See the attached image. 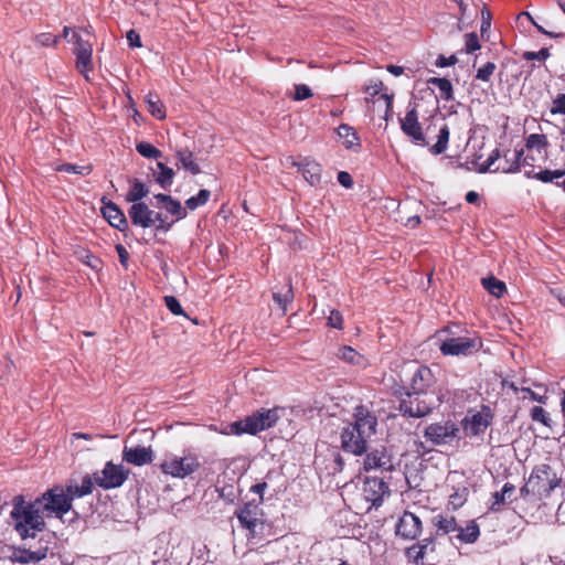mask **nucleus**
<instances>
[{
    "mask_svg": "<svg viewBox=\"0 0 565 565\" xmlns=\"http://www.w3.org/2000/svg\"><path fill=\"white\" fill-rule=\"evenodd\" d=\"M11 518L14 529L22 539L34 537V531H43L44 516L62 519L72 509L70 498H66L64 487L56 486L45 491L34 502L26 503L23 495L12 500Z\"/></svg>",
    "mask_w": 565,
    "mask_h": 565,
    "instance_id": "f257e3e1",
    "label": "nucleus"
},
{
    "mask_svg": "<svg viewBox=\"0 0 565 565\" xmlns=\"http://www.w3.org/2000/svg\"><path fill=\"white\" fill-rule=\"evenodd\" d=\"M353 416L354 423L343 427L341 431V447L347 452L361 456L366 451L367 443L375 434L377 418L365 406H358Z\"/></svg>",
    "mask_w": 565,
    "mask_h": 565,
    "instance_id": "f03ea898",
    "label": "nucleus"
},
{
    "mask_svg": "<svg viewBox=\"0 0 565 565\" xmlns=\"http://www.w3.org/2000/svg\"><path fill=\"white\" fill-rule=\"evenodd\" d=\"M561 482L562 479L556 471L551 466L542 463L533 468L525 484L520 489V494L525 500H543L548 498Z\"/></svg>",
    "mask_w": 565,
    "mask_h": 565,
    "instance_id": "7ed1b4c3",
    "label": "nucleus"
},
{
    "mask_svg": "<svg viewBox=\"0 0 565 565\" xmlns=\"http://www.w3.org/2000/svg\"><path fill=\"white\" fill-rule=\"evenodd\" d=\"M282 414L284 408L280 407H274L269 409L260 408L254 412L252 415L245 417L244 419L231 424V431L236 435H255L259 431L273 427L280 419Z\"/></svg>",
    "mask_w": 565,
    "mask_h": 565,
    "instance_id": "20e7f679",
    "label": "nucleus"
},
{
    "mask_svg": "<svg viewBox=\"0 0 565 565\" xmlns=\"http://www.w3.org/2000/svg\"><path fill=\"white\" fill-rule=\"evenodd\" d=\"M438 392H409L399 402V411L409 417H424L440 404Z\"/></svg>",
    "mask_w": 565,
    "mask_h": 565,
    "instance_id": "39448f33",
    "label": "nucleus"
},
{
    "mask_svg": "<svg viewBox=\"0 0 565 565\" xmlns=\"http://www.w3.org/2000/svg\"><path fill=\"white\" fill-rule=\"evenodd\" d=\"M131 223L142 228L154 227L157 231L167 232L171 224L159 212L149 209L146 203H135L128 210Z\"/></svg>",
    "mask_w": 565,
    "mask_h": 565,
    "instance_id": "423d86ee",
    "label": "nucleus"
},
{
    "mask_svg": "<svg viewBox=\"0 0 565 565\" xmlns=\"http://www.w3.org/2000/svg\"><path fill=\"white\" fill-rule=\"evenodd\" d=\"M459 433V427L451 420L429 424L424 429V438L431 446H444L451 444Z\"/></svg>",
    "mask_w": 565,
    "mask_h": 565,
    "instance_id": "0eeeda50",
    "label": "nucleus"
},
{
    "mask_svg": "<svg viewBox=\"0 0 565 565\" xmlns=\"http://www.w3.org/2000/svg\"><path fill=\"white\" fill-rule=\"evenodd\" d=\"M160 467L166 475L183 479L196 471L200 462L194 455L186 454L182 457L169 456L162 461Z\"/></svg>",
    "mask_w": 565,
    "mask_h": 565,
    "instance_id": "6e6552de",
    "label": "nucleus"
},
{
    "mask_svg": "<svg viewBox=\"0 0 565 565\" xmlns=\"http://www.w3.org/2000/svg\"><path fill=\"white\" fill-rule=\"evenodd\" d=\"M482 347L481 339L477 335L449 338L441 342L439 349L444 355H470Z\"/></svg>",
    "mask_w": 565,
    "mask_h": 565,
    "instance_id": "1a4fd4ad",
    "label": "nucleus"
},
{
    "mask_svg": "<svg viewBox=\"0 0 565 565\" xmlns=\"http://www.w3.org/2000/svg\"><path fill=\"white\" fill-rule=\"evenodd\" d=\"M127 475L122 466L107 462L102 471L94 473L93 483L104 489L117 488L126 481Z\"/></svg>",
    "mask_w": 565,
    "mask_h": 565,
    "instance_id": "9d476101",
    "label": "nucleus"
},
{
    "mask_svg": "<svg viewBox=\"0 0 565 565\" xmlns=\"http://www.w3.org/2000/svg\"><path fill=\"white\" fill-rule=\"evenodd\" d=\"M72 40H74L75 44L74 54L76 55V68L88 79V72L92 70V44L83 40L76 32H72Z\"/></svg>",
    "mask_w": 565,
    "mask_h": 565,
    "instance_id": "9b49d317",
    "label": "nucleus"
},
{
    "mask_svg": "<svg viewBox=\"0 0 565 565\" xmlns=\"http://www.w3.org/2000/svg\"><path fill=\"white\" fill-rule=\"evenodd\" d=\"M402 131L409 137L414 142L419 145H427L422 125L418 121V114L416 108L409 109L404 118L399 119Z\"/></svg>",
    "mask_w": 565,
    "mask_h": 565,
    "instance_id": "f8f14e48",
    "label": "nucleus"
},
{
    "mask_svg": "<svg viewBox=\"0 0 565 565\" xmlns=\"http://www.w3.org/2000/svg\"><path fill=\"white\" fill-rule=\"evenodd\" d=\"M395 468V463L393 457L386 448L382 447L380 449H374L367 452L364 459V469L366 471L370 470H381V471H392Z\"/></svg>",
    "mask_w": 565,
    "mask_h": 565,
    "instance_id": "ddd939ff",
    "label": "nucleus"
},
{
    "mask_svg": "<svg viewBox=\"0 0 565 565\" xmlns=\"http://www.w3.org/2000/svg\"><path fill=\"white\" fill-rule=\"evenodd\" d=\"M491 418L490 409L484 407L480 412H476L463 419V430L467 435L472 436L483 434L491 424Z\"/></svg>",
    "mask_w": 565,
    "mask_h": 565,
    "instance_id": "4468645a",
    "label": "nucleus"
},
{
    "mask_svg": "<svg viewBox=\"0 0 565 565\" xmlns=\"http://www.w3.org/2000/svg\"><path fill=\"white\" fill-rule=\"evenodd\" d=\"M514 161L509 166H497L494 167L495 162L500 158V151L499 149H494L492 153L488 157V159L484 161V163L480 164L479 172H498L501 171L503 173H513L519 171L520 169V160L523 156V150H514L513 151Z\"/></svg>",
    "mask_w": 565,
    "mask_h": 565,
    "instance_id": "2eb2a0df",
    "label": "nucleus"
},
{
    "mask_svg": "<svg viewBox=\"0 0 565 565\" xmlns=\"http://www.w3.org/2000/svg\"><path fill=\"white\" fill-rule=\"evenodd\" d=\"M422 532V521L412 512H404L396 524V534L405 540H415Z\"/></svg>",
    "mask_w": 565,
    "mask_h": 565,
    "instance_id": "dca6fc26",
    "label": "nucleus"
},
{
    "mask_svg": "<svg viewBox=\"0 0 565 565\" xmlns=\"http://www.w3.org/2000/svg\"><path fill=\"white\" fill-rule=\"evenodd\" d=\"M363 493L367 501L380 504L383 498L390 493L388 486L381 478H366Z\"/></svg>",
    "mask_w": 565,
    "mask_h": 565,
    "instance_id": "f3484780",
    "label": "nucleus"
},
{
    "mask_svg": "<svg viewBox=\"0 0 565 565\" xmlns=\"http://www.w3.org/2000/svg\"><path fill=\"white\" fill-rule=\"evenodd\" d=\"M122 459L135 466H142L152 461V450L150 447L136 446L125 447Z\"/></svg>",
    "mask_w": 565,
    "mask_h": 565,
    "instance_id": "a211bd4d",
    "label": "nucleus"
},
{
    "mask_svg": "<svg viewBox=\"0 0 565 565\" xmlns=\"http://www.w3.org/2000/svg\"><path fill=\"white\" fill-rule=\"evenodd\" d=\"M260 509L258 504L248 502L236 512V516L241 524L249 530L252 533L255 531L259 522Z\"/></svg>",
    "mask_w": 565,
    "mask_h": 565,
    "instance_id": "6ab92c4d",
    "label": "nucleus"
},
{
    "mask_svg": "<svg viewBox=\"0 0 565 565\" xmlns=\"http://www.w3.org/2000/svg\"><path fill=\"white\" fill-rule=\"evenodd\" d=\"M303 179L312 186H317L321 182V166L310 158H301L299 162V169Z\"/></svg>",
    "mask_w": 565,
    "mask_h": 565,
    "instance_id": "aec40b11",
    "label": "nucleus"
},
{
    "mask_svg": "<svg viewBox=\"0 0 565 565\" xmlns=\"http://www.w3.org/2000/svg\"><path fill=\"white\" fill-rule=\"evenodd\" d=\"M433 383L434 376L431 371L426 366H419L412 377V392H436L435 390H430Z\"/></svg>",
    "mask_w": 565,
    "mask_h": 565,
    "instance_id": "412c9836",
    "label": "nucleus"
},
{
    "mask_svg": "<svg viewBox=\"0 0 565 565\" xmlns=\"http://www.w3.org/2000/svg\"><path fill=\"white\" fill-rule=\"evenodd\" d=\"M104 217L109 224L119 231L128 228V222L121 210L113 202L105 203L102 209Z\"/></svg>",
    "mask_w": 565,
    "mask_h": 565,
    "instance_id": "4be33fe9",
    "label": "nucleus"
},
{
    "mask_svg": "<svg viewBox=\"0 0 565 565\" xmlns=\"http://www.w3.org/2000/svg\"><path fill=\"white\" fill-rule=\"evenodd\" d=\"M64 490L66 498H70V503H72L74 499L82 498L93 492V478L89 475H86L83 478L81 486H78L74 480H70Z\"/></svg>",
    "mask_w": 565,
    "mask_h": 565,
    "instance_id": "5701e85b",
    "label": "nucleus"
},
{
    "mask_svg": "<svg viewBox=\"0 0 565 565\" xmlns=\"http://www.w3.org/2000/svg\"><path fill=\"white\" fill-rule=\"evenodd\" d=\"M383 83L382 82H375L372 85H369L365 89L366 94L373 98L372 103L375 106L376 104H381L385 106V113H384V119L388 120V118L392 115V103H393V96L387 94H382L379 97L374 98L382 90Z\"/></svg>",
    "mask_w": 565,
    "mask_h": 565,
    "instance_id": "b1692460",
    "label": "nucleus"
},
{
    "mask_svg": "<svg viewBox=\"0 0 565 565\" xmlns=\"http://www.w3.org/2000/svg\"><path fill=\"white\" fill-rule=\"evenodd\" d=\"M178 162L181 167L191 172L192 174H198L201 172L199 163L195 161L194 154L186 148H180L175 152Z\"/></svg>",
    "mask_w": 565,
    "mask_h": 565,
    "instance_id": "393cba45",
    "label": "nucleus"
},
{
    "mask_svg": "<svg viewBox=\"0 0 565 565\" xmlns=\"http://www.w3.org/2000/svg\"><path fill=\"white\" fill-rule=\"evenodd\" d=\"M337 134L345 148L354 150L360 148V139L351 126L347 124L340 125L337 129Z\"/></svg>",
    "mask_w": 565,
    "mask_h": 565,
    "instance_id": "a878e982",
    "label": "nucleus"
},
{
    "mask_svg": "<svg viewBox=\"0 0 565 565\" xmlns=\"http://www.w3.org/2000/svg\"><path fill=\"white\" fill-rule=\"evenodd\" d=\"M428 550L431 552L435 550L434 540L431 537H426L418 544L408 547L407 554L413 557L415 564H419L424 559Z\"/></svg>",
    "mask_w": 565,
    "mask_h": 565,
    "instance_id": "bb28decb",
    "label": "nucleus"
},
{
    "mask_svg": "<svg viewBox=\"0 0 565 565\" xmlns=\"http://www.w3.org/2000/svg\"><path fill=\"white\" fill-rule=\"evenodd\" d=\"M515 488L511 483H505L500 492L493 493V503L490 508L491 511H500V505L511 502V497L514 493Z\"/></svg>",
    "mask_w": 565,
    "mask_h": 565,
    "instance_id": "cd10ccee",
    "label": "nucleus"
},
{
    "mask_svg": "<svg viewBox=\"0 0 565 565\" xmlns=\"http://www.w3.org/2000/svg\"><path fill=\"white\" fill-rule=\"evenodd\" d=\"M337 355L340 360H342L347 363L353 364V365L362 366L365 364L364 356L362 354H360L359 352H356L351 347L345 345V347L340 348Z\"/></svg>",
    "mask_w": 565,
    "mask_h": 565,
    "instance_id": "c85d7f7f",
    "label": "nucleus"
},
{
    "mask_svg": "<svg viewBox=\"0 0 565 565\" xmlns=\"http://www.w3.org/2000/svg\"><path fill=\"white\" fill-rule=\"evenodd\" d=\"M145 103L147 105L148 111L157 117L158 119H163L166 117L164 107L156 94L149 93L145 96Z\"/></svg>",
    "mask_w": 565,
    "mask_h": 565,
    "instance_id": "c756f323",
    "label": "nucleus"
},
{
    "mask_svg": "<svg viewBox=\"0 0 565 565\" xmlns=\"http://www.w3.org/2000/svg\"><path fill=\"white\" fill-rule=\"evenodd\" d=\"M483 288L492 296L500 298L505 291V284L494 276H488L481 279Z\"/></svg>",
    "mask_w": 565,
    "mask_h": 565,
    "instance_id": "7c9ffc66",
    "label": "nucleus"
},
{
    "mask_svg": "<svg viewBox=\"0 0 565 565\" xmlns=\"http://www.w3.org/2000/svg\"><path fill=\"white\" fill-rule=\"evenodd\" d=\"M159 173L156 175V181L164 190L169 189L173 182L174 171L172 168L167 167L162 162H157Z\"/></svg>",
    "mask_w": 565,
    "mask_h": 565,
    "instance_id": "2f4dec72",
    "label": "nucleus"
},
{
    "mask_svg": "<svg viewBox=\"0 0 565 565\" xmlns=\"http://www.w3.org/2000/svg\"><path fill=\"white\" fill-rule=\"evenodd\" d=\"M459 534L457 537L463 543H475L480 534L479 526L475 521H471L465 529L458 527Z\"/></svg>",
    "mask_w": 565,
    "mask_h": 565,
    "instance_id": "473e14b6",
    "label": "nucleus"
},
{
    "mask_svg": "<svg viewBox=\"0 0 565 565\" xmlns=\"http://www.w3.org/2000/svg\"><path fill=\"white\" fill-rule=\"evenodd\" d=\"M149 193L148 188L139 180H134L131 188L127 194V201L135 203H141L140 200L147 196Z\"/></svg>",
    "mask_w": 565,
    "mask_h": 565,
    "instance_id": "72a5a7b5",
    "label": "nucleus"
},
{
    "mask_svg": "<svg viewBox=\"0 0 565 565\" xmlns=\"http://www.w3.org/2000/svg\"><path fill=\"white\" fill-rule=\"evenodd\" d=\"M428 83L438 87L440 97L445 100L452 98V85L447 78L431 77Z\"/></svg>",
    "mask_w": 565,
    "mask_h": 565,
    "instance_id": "f704fd0d",
    "label": "nucleus"
},
{
    "mask_svg": "<svg viewBox=\"0 0 565 565\" xmlns=\"http://www.w3.org/2000/svg\"><path fill=\"white\" fill-rule=\"evenodd\" d=\"M46 557V550L41 548L38 551L20 550L18 561L22 564L39 562Z\"/></svg>",
    "mask_w": 565,
    "mask_h": 565,
    "instance_id": "c9c22d12",
    "label": "nucleus"
},
{
    "mask_svg": "<svg viewBox=\"0 0 565 565\" xmlns=\"http://www.w3.org/2000/svg\"><path fill=\"white\" fill-rule=\"evenodd\" d=\"M449 140V129L447 126H444L439 130L438 140L437 142L431 147V152L434 154H440L446 151L447 145Z\"/></svg>",
    "mask_w": 565,
    "mask_h": 565,
    "instance_id": "e433bc0d",
    "label": "nucleus"
},
{
    "mask_svg": "<svg viewBox=\"0 0 565 565\" xmlns=\"http://www.w3.org/2000/svg\"><path fill=\"white\" fill-rule=\"evenodd\" d=\"M55 170L60 171V172L75 173V174H79V175H88L92 172V167L89 164L79 166V164L64 163V164L57 166L55 168Z\"/></svg>",
    "mask_w": 565,
    "mask_h": 565,
    "instance_id": "4c0bfd02",
    "label": "nucleus"
},
{
    "mask_svg": "<svg viewBox=\"0 0 565 565\" xmlns=\"http://www.w3.org/2000/svg\"><path fill=\"white\" fill-rule=\"evenodd\" d=\"M435 525L437 526V529L439 531H441L443 533L447 534V533H450V532H454V531H457L458 530V526H457V523H456V520L455 518L452 516H441V515H438L436 519H435Z\"/></svg>",
    "mask_w": 565,
    "mask_h": 565,
    "instance_id": "58836bf2",
    "label": "nucleus"
},
{
    "mask_svg": "<svg viewBox=\"0 0 565 565\" xmlns=\"http://www.w3.org/2000/svg\"><path fill=\"white\" fill-rule=\"evenodd\" d=\"M273 299L279 306L282 312L286 313L288 303H290L294 299V291L291 286L289 285L284 294L274 292Z\"/></svg>",
    "mask_w": 565,
    "mask_h": 565,
    "instance_id": "ea45409f",
    "label": "nucleus"
},
{
    "mask_svg": "<svg viewBox=\"0 0 565 565\" xmlns=\"http://www.w3.org/2000/svg\"><path fill=\"white\" fill-rule=\"evenodd\" d=\"M211 192L209 190H201L198 195L191 196L185 201V205L189 210L194 211L199 206L204 205L210 199Z\"/></svg>",
    "mask_w": 565,
    "mask_h": 565,
    "instance_id": "a19ab883",
    "label": "nucleus"
},
{
    "mask_svg": "<svg viewBox=\"0 0 565 565\" xmlns=\"http://www.w3.org/2000/svg\"><path fill=\"white\" fill-rule=\"evenodd\" d=\"M137 151L145 158L158 159L162 156L161 151L149 142L141 141L136 146Z\"/></svg>",
    "mask_w": 565,
    "mask_h": 565,
    "instance_id": "79ce46f5",
    "label": "nucleus"
},
{
    "mask_svg": "<svg viewBox=\"0 0 565 565\" xmlns=\"http://www.w3.org/2000/svg\"><path fill=\"white\" fill-rule=\"evenodd\" d=\"M168 213L174 215L177 217L175 221L181 220L186 216L185 210L181 206V203L174 199H170L162 206Z\"/></svg>",
    "mask_w": 565,
    "mask_h": 565,
    "instance_id": "37998d69",
    "label": "nucleus"
},
{
    "mask_svg": "<svg viewBox=\"0 0 565 565\" xmlns=\"http://www.w3.org/2000/svg\"><path fill=\"white\" fill-rule=\"evenodd\" d=\"M531 418L534 422L542 423L546 427L552 426V420L548 414L540 406H535L531 409Z\"/></svg>",
    "mask_w": 565,
    "mask_h": 565,
    "instance_id": "c03bdc74",
    "label": "nucleus"
},
{
    "mask_svg": "<svg viewBox=\"0 0 565 565\" xmlns=\"http://www.w3.org/2000/svg\"><path fill=\"white\" fill-rule=\"evenodd\" d=\"M564 175H565V170H554V171L543 170V171H540L539 173H536L534 175V178H536L537 180H540L542 182H552L555 179H559Z\"/></svg>",
    "mask_w": 565,
    "mask_h": 565,
    "instance_id": "a18cd8bd",
    "label": "nucleus"
},
{
    "mask_svg": "<svg viewBox=\"0 0 565 565\" xmlns=\"http://www.w3.org/2000/svg\"><path fill=\"white\" fill-rule=\"evenodd\" d=\"M311 89L305 84L295 85V93L292 95L294 100L300 102L312 97Z\"/></svg>",
    "mask_w": 565,
    "mask_h": 565,
    "instance_id": "49530a36",
    "label": "nucleus"
},
{
    "mask_svg": "<svg viewBox=\"0 0 565 565\" xmlns=\"http://www.w3.org/2000/svg\"><path fill=\"white\" fill-rule=\"evenodd\" d=\"M494 71H495V64L492 62H488L484 66L480 67L477 71L476 78L483 81V82H488Z\"/></svg>",
    "mask_w": 565,
    "mask_h": 565,
    "instance_id": "de8ad7c7",
    "label": "nucleus"
},
{
    "mask_svg": "<svg viewBox=\"0 0 565 565\" xmlns=\"http://www.w3.org/2000/svg\"><path fill=\"white\" fill-rule=\"evenodd\" d=\"M547 145V139L545 135L532 134L529 136L526 140V146L529 148H543Z\"/></svg>",
    "mask_w": 565,
    "mask_h": 565,
    "instance_id": "09e8293b",
    "label": "nucleus"
},
{
    "mask_svg": "<svg viewBox=\"0 0 565 565\" xmlns=\"http://www.w3.org/2000/svg\"><path fill=\"white\" fill-rule=\"evenodd\" d=\"M551 115H565V94L558 95L550 108Z\"/></svg>",
    "mask_w": 565,
    "mask_h": 565,
    "instance_id": "8fccbe9b",
    "label": "nucleus"
},
{
    "mask_svg": "<svg viewBox=\"0 0 565 565\" xmlns=\"http://www.w3.org/2000/svg\"><path fill=\"white\" fill-rule=\"evenodd\" d=\"M164 302L167 308L173 313V315H183L182 307L179 302V300L173 296H166Z\"/></svg>",
    "mask_w": 565,
    "mask_h": 565,
    "instance_id": "3c124183",
    "label": "nucleus"
},
{
    "mask_svg": "<svg viewBox=\"0 0 565 565\" xmlns=\"http://www.w3.org/2000/svg\"><path fill=\"white\" fill-rule=\"evenodd\" d=\"M490 26H491V12L484 7L481 10V26H480L481 36H483L484 33L490 30Z\"/></svg>",
    "mask_w": 565,
    "mask_h": 565,
    "instance_id": "603ef678",
    "label": "nucleus"
},
{
    "mask_svg": "<svg viewBox=\"0 0 565 565\" xmlns=\"http://www.w3.org/2000/svg\"><path fill=\"white\" fill-rule=\"evenodd\" d=\"M480 49L478 35L476 33L466 34V51L472 53Z\"/></svg>",
    "mask_w": 565,
    "mask_h": 565,
    "instance_id": "864d4df0",
    "label": "nucleus"
},
{
    "mask_svg": "<svg viewBox=\"0 0 565 565\" xmlns=\"http://www.w3.org/2000/svg\"><path fill=\"white\" fill-rule=\"evenodd\" d=\"M548 56H550V53H548L547 49H542L539 52H530V51H527V52L523 53V57L525 60H527V61H533V60L544 61Z\"/></svg>",
    "mask_w": 565,
    "mask_h": 565,
    "instance_id": "5fc2aeb1",
    "label": "nucleus"
},
{
    "mask_svg": "<svg viewBox=\"0 0 565 565\" xmlns=\"http://www.w3.org/2000/svg\"><path fill=\"white\" fill-rule=\"evenodd\" d=\"M521 392L524 393L525 395L523 396V398H530L532 401H536L539 403H542L544 404L547 399L546 395H541L536 392H533L531 388L529 387H521Z\"/></svg>",
    "mask_w": 565,
    "mask_h": 565,
    "instance_id": "6e6d98bb",
    "label": "nucleus"
},
{
    "mask_svg": "<svg viewBox=\"0 0 565 565\" xmlns=\"http://www.w3.org/2000/svg\"><path fill=\"white\" fill-rule=\"evenodd\" d=\"M36 42L42 46H50L57 43V38L51 33H42L36 36Z\"/></svg>",
    "mask_w": 565,
    "mask_h": 565,
    "instance_id": "4d7b16f0",
    "label": "nucleus"
},
{
    "mask_svg": "<svg viewBox=\"0 0 565 565\" xmlns=\"http://www.w3.org/2000/svg\"><path fill=\"white\" fill-rule=\"evenodd\" d=\"M328 324L337 329L342 328V316L338 310H331L330 316L328 317Z\"/></svg>",
    "mask_w": 565,
    "mask_h": 565,
    "instance_id": "13d9d810",
    "label": "nucleus"
},
{
    "mask_svg": "<svg viewBox=\"0 0 565 565\" xmlns=\"http://www.w3.org/2000/svg\"><path fill=\"white\" fill-rule=\"evenodd\" d=\"M338 181L339 183L347 188V189H350L352 188L353 185V180H352V177L350 175V173L345 172V171H341L339 172L338 174Z\"/></svg>",
    "mask_w": 565,
    "mask_h": 565,
    "instance_id": "bf43d9fd",
    "label": "nucleus"
},
{
    "mask_svg": "<svg viewBox=\"0 0 565 565\" xmlns=\"http://www.w3.org/2000/svg\"><path fill=\"white\" fill-rule=\"evenodd\" d=\"M127 41L129 43V45L131 47H140L141 46V42H140V36L139 34L134 31V30H130L128 33H127Z\"/></svg>",
    "mask_w": 565,
    "mask_h": 565,
    "instance_id": "052dcab7",
    "label": "nucleus"
},
{
    "mask_svg": "<svg viewBox=\"0 0 565 565\" xmlns=\"http://www.w3.org/2000/svg\"><path fill=\"white\" fill-rule=\"evenodd\" d=\"M116 249H117V253H118V257H119L120 264L122 266L127 267L128 259H129V253L127 252V249L122 245H117Z\"/></svg>",
    "mask_w": 565,
    "mask_h": 565,
    "instance_id": "680f3d73",
    "label": "nucleus"
},
{
    "mask_svg": "<svg viewBox=\"0 0 565 565\" xmlns=\"http://www.w3.org/2000/svg\"><path fill=\"white\" fill-rule=\"evenodd\" d=\"M456 62H457V58L454 55L448 58L445 56H439L436 64L439 67H446V66L454 65Z\"/></svg>",
    "mask_w": 565,
    "mask_h": 565,
    "instance_id": "e2e57ef3",
    "label": "nucleus"
},
{
    "mask_svg": "<svg viewBox=\"0 0 565 565\" xmlns=\"http://www.w3.org/2000/svg\"><path fill=\"white\" fill-rule=\"evenodd\" d=\"M154 199L157 201L156 204H153L156 207H162L163 204H166L170 199L171 196L170 195H167V194H156L154 195Z\"/></svg>",
    "mask_w": 565,
    "mask_h": 565,
    "instance_id": "0e129e2a",
    "label": "nucleus"
},
{
    "mask_svg": "<svg viewBox=\"0 0 565 565\" xmlns=\"http://www.w3.org/2000/svg\"><path fill=\"white\" fill-rule=\"evenodd\" d=\"M465 502V498L462 494H459V493H455L450 497V503L455 507V508H458V507H461Z\"/></svg>",
    "mask_w": 565,
    "mask_h": 565,
    "instance_id": "69168bd1",
    "label": "nucleus"
},
{
    "mask_svg": "<svg viewBox=\"0 0 565 565\" xmlns=\"http://www.w3.org/2000/svg\"><path fill=\"white\" fill-rule=\"evenodd\" d=\"M387 71L393 74L394 76H399L403 74L404 72V68L402 66H397V65H388L387 66Z\"/></svg>",
    "mask_w": 565,
    "mask_h": 565,
    "instance_id": "338daca9",
    "label": "nucleus"
},
{
    "mask_svg": "<svg viewBox=\"0 0 565 565\" xmlns=\"http://www.w3.org/2000/svg\"><path fill=\"white\" fill-rule=\"evenodd\" d=\"M299 162L300 160H296L294 157H287L282 163L286 167H296L297 169H299Z\"/></svg>",
    "mask_w": 565,
    "mask_h": 565,
    "instance_id": "774afa93",
    "label": "nucleus"
}]
</instances>
